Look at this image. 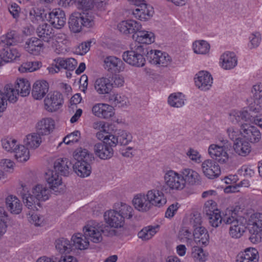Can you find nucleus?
I'll return each mask as SVG.
<instances>
[{
    "label": "nucleus",
    "mask_w": 262,
    "mask_h": 262,
    "mask_svg": "<svg viewBox=\"0 0 262 262\" xmlns=\"http://www.w3.org/2000/svg\"><path fill=\"white\" fill-rule=\"evenodd\" d=\"M232 147L226 140L222 144H211L208 148V154L212 160H206L202 164V169L204 175L209 179L218 177L221 174L220 167L216 162L222 164L227 163L229 155L227 151Z\"/></svg>",
    "instance_id": "f257e3e1"
},
{
    "label": "nucleus",
    "mask_w": 262,
    "mask_h": 262,
    "mask_svg": "<svg viewBox=\"0 0 262 262\" xmlns=\"http://www.w3.org/2000/svg\"><path fill=\"white\" fill-rule=\"evenodd\" d=\"M51 188L46 185L37 184L33 186L31 192L21 193L23 201L26 207L32 209L36 205L40 206V202L48 200L51 196Z\"/></svg>",
    "instance_id": "f03ea898"
},
{
    "label": "nucleus",
    "mask_w": 262,
    "mask_h": 262,
    "mask_svg": "<svg viewBox=\"0 0 262 262\" xmlns=\"http://www.w3.org/2000/svg\"><path fill=\"white\" fill-rule=\"evenodd\" d=\"M36 33L40 38L48 43V47L52 48L55 52L59 53L60 51L59 48H58L59 42L57 39L62 38L63 36L65 37L64 34H59L54 36L53 28L47 23L40 25L36 29Z\"/></svg>",
    "instance_id": "7ed1b4c3"
},
{
    "label": "nucleus",
    "mask_w": 262,
    "mask_h": 262,
    "mask_svg": "<svg viewBox=\"0 0 262 262\" xmlns=\"http://www.w3.org/2000/svg\"><path fill=\"white\" fill-rule=\"evenodd\" d=\"M143 47L138 43H132L130 50L125 51L122 57L126 62L137 67H142L145 65V59L142 55Z\"/></svg>",
    "instance_id": "20e7f679"
},
{
    "label": "nucleus",
    "mask_w": 262,
    "mask_h": 262,
    "mask_svg": "<svg viewBox=\"0 0 262 262\" xmlns=\"http://www.w3.org/2000/svg\"><path fill=\"white\" fill-rule=\"evenodd\" d=\"M249 239L253 243H258L262 238V213H255L249 219Z\"/></svg>",
    "instance_id": "39448f33"
},
{
    "label": "nucleus",
    "mask_w": 262,
    "mask_h": 262,
    "mask_svg": "<svg viewBox=\"0 0 262 262\" xmlns=\"http://www.w3.org/2000/svg\"><path fill=\"white\" fill-rule=\"evenodd\" d=\"M181 173L173 170L167 171L164 175V182L169 190L172 191H181L185 187V182Z\"/></svg>",
    "instance_id": "423d86ee"
},
{
    "label": "nucleus",
    "mask_w": 262,
    "mask_h": 262,
    "mask_svg": "<svg viewBox=\"0 0 262 262\" xmlns=\"http://www.w3.org/2000/svg\"><path fill=\"white\" fill-rule=\"evenodd\" d=\"M84 236L94 243H99L102 241L100 231V223L95 221H90L83 227Z\"/></svg>",
    "instance_id": "0eeeda50"
},
{
    "label": "nucleus",
    "mask_w": 262,
    "mask_h": 262,
    "mask_svg": "<svg viewBox=\"0 0 262 262\" xmlns=\"http://www.w3.org/2000/svg\"><path fill=\"white\" fill-rule=\"evenodd\" d=\"M63 102L62 95L58 92L49 93L44 100L45 108L48 112L58 110Z\"/></svg>",
    "instance_id": "6e6552de"
},
{
    "label": "nucleus",
    "mask_w": 262,
    "mask_h": 262,
    "mask_svg": "<svg viewBox=\"0 0 262 262\" xmlns=\"http://www.w3.org/2000/svg\"><path fill=\"white\" fill-rule=\"evenodd\" d=\"M10 46L6 45L4 42H0V66L19 57L20 54L17 50L10 48Z\"/></svg>",
    "instance_id": "1a4fd4ad"
},
{
    "label": "nucleus",
    "mask_w": 262,
    "mask_h": 262,
    "mask_svg": "<svg viewBox=\"0 0 262 262\" xmlns=\"http://www.w3.org/2000/svg\"><path fill=\"white\" fill-rule=\"evenodd\" d=\"M240 132L245 138L252 143H257L261 139L259 130L255 126H251L248 123L241 125Z\"/></svg>",
    "instance_id": "9d476101"
},
{
    "label": "nucleus",
    "mask_w": 262,
    "mask_h": 262,
    "mask_svg": "<svg viewBox=\"0 0 262 262\" xmlns=\"http://www.w3.org/2000/svg\"><path fill=\"white\" fill-rule=\"evenodd\" d=\"M104 218L106 223L111 227L115 228L122 227L124 223L123 217L120 216L119 212L115 208L105 212Z\"/></svg>",
    "instance_id": "9b49d317"
},
{
    "label": "nucleus",
    "mask_w": 262,
    "mask_h": 262,
    "mask_svg": "<svg viewBox=\"0 0 262 262\" xmlns=\"http://www.w3.org/2000/svg\"><path fill=\"white\" fill-rule=\"evenodd\" d=\"M104 68L112 73H118L124 69V63L121 59L114 56L106 57L104 60Z\"/></svg>",
    "instance_id": "f8f14e48"
},
{
    "label": "nucleus",
    "mask_w": 262,
    "mask_h": 262,
    "mask_svg": "<svg viewBox=\"0 0 262 262\" xmlns=\"http://www.w3.org/2000/svg\"><path fill=\"white\" fill-rule=\"evenodd\" d=\"M213 79L211 75L207 71L199 72L194 78L195 85L201 90H207L212 84Z\"/></svg>",
    "instance_id": "ddd939ff"
},
{
    "label": "nucleus",
    "mask_w": 262,
    "mask_h": 262,
    "mask_svg": "<svg viewBox=\"0 0 262 262\" xmlns=\"http://www.w3.org/2000/svg\"><path fill=\"white\" fill-rule=\"evenodd\" d=\"M133 204L136 209L142 212H147L152 208L146 194L136 195L133 200Z\"/></svg>",
    "instance_id": "4468645a"
},
{
    "label": "nucleus",
    "mask_w": 262,
    "mask_h": 262,
    "mask_svg": "<svg viewBox=\"0 0 262 262\" xmlns=\"http://www.w3.org/2000/svg\"><path fill=\"white\" fill-rule=\"evenodd\" d=\"M49 20L56 29L62 28L66 22L65 13L60 9H55L49 13Z\"/></svg>",
    "instance_id": "2eb2a0df"
},
{
    "label": "nucleus",
    "mask_w": 262,
    "mask_h": 262,
    "mask_svg": "<svg viewBox=\"0 0 262 262\" xmlns=\"http://www.w3.org/2000/svg\"><path fill=\"white\" fill-rule=\"evenodd\" d=\"M92 112L99 118L108 119L115 114L113 107L105 103H98L93 106Z\"/></svg>",
    "instance_id": "dca6fc26"
},
{
    "label": "nucleus",
    "mask_w": 262,
    "mask_h": 262,
    "mask_svg": "<svg viewBox=\"0 0 262 262\" xmlns=\"http://www.w3.org/2000/svg\"><path fill=\"white\" fill-rule=\"evenodd\" d=\"M55 128V122L51 118H45L39 120L36 125L37 134L45 136L50 134Z\"/></svg>",
    "instance_id": "f3484780"
},
{
    "label": "nucleus",
    "mask_w": 262,
    "mask_h": 262,
    "mask_svg": "<svg viewBox=\"0 0 262 262\" xmlns=\"http://www.w3.org/2000/svg\"><path fill=\"white\" fill-rule=\"evenodd\" d=\"M258 259L257 250L254 248H248L237 255L235 262H257Z\"/></svg>",
    "instance_id": "a211bd4d"
},
{
    "label": "nucleus",
    "mask_w": 262,
    "mask_h": 262,
    "mask_svg": "<svg viewBox=\"0 0 262 262\" xmlns=\"http://www.w3.org/2000/svg\"><path fill=\"white\" fill-rule=\"evenodd\" d=\"M49 91L48 83L45 80H37L33 84L32 95L36 100L42 99Z\"/></svg>",
    "instance_id": "6ab92c4d"
},
{
    "label": "nucleus",
    "mask_w": 262,
    "mask_h": 262,
    "mask_svg": "<svg viewBox=\"0 0 262 262\" xmlns=\"http://www.w3.org/2000/svg\"><path fill=\"white\" fill-rule=\"evenodd\" d=\"M146 194L152 207L155 206L161 207L166 203V199L164 193L158 190L151 189L148 190Z\"/></svg>",
    "instance_id": "aec40b11"
},
{
    "label": "nucleus",
    "mask_w": 262,
    "mask_h": 262,
    "mask_svg": "<svg viewBox=\"0 0 262 262\" xmlns=\"http://www.w3.org/2000/svg\"><path fill=\"white\" fill-rule=\"evenodd\" d=\"M254 116L247 110L233 111L230 114V119L233 123H252Z\"/></svg>",
    "instance_id": "412c9836"
},
{
    "label": "nucleus",
    "mask_w": 262,
    "mask_h": 262,
    "mask_svg": "<svg viewBox=\"0 0 262 262\" xmlns=\"http://www.w3.org/2000/svg\"><path fill=\"white\" fill-rule=\"evenodd\" d=\"M154 13L153 8L147 4L142 5L133 11V14L136 18L143 21L149 19L152 16Z\"/></svg>",
    "instance_id": "4be33fe9"
},
{
    "label": "nucleus",
    "mask_w": 262,
    "mask_h": 262,
    "mask_svg": "<svg viewBox=\"0 0 262 262\" xmlns=\"http://www.w3.org/2000/svg\"><path fill=\"white\" fill-rule=\"evenodd\" d=\"M94 151L98 157L103 160L110 159L114 154L113 148L111 147H108L103 142L95 144L94 146Z\"/></svg>",
    "instance_id": "5701e85b"
},
{
    "label": "nucleus",
    "mask_w": 262,
    "mask_h": 262,
    "mask_svg": "<svg viewBox=\"0 0 262 262\" xmlns=\"http://www.w3.org/2000/svg\"><path fill=\"white\" fill-rule=\"evenodd\" d=\"M193 236L194 242L199 246H206L209 243V234L204 227H198L194 229Z\"/></svg>",
    "instance_id": "b1692460"
},
{
    "label": "nucleus",
    "mask_w": 262,
    "mask_h": 262,
    "mask_svg": "<svg viewBox=\"0 0 262 262\" xmlns=\"http://www.w3.org/2000/svg\"><path fill=\"white\" fill-rule=\"evenodd\" d=\"M25 48L29 53L37 55L42 52L43 44L40 39L32 37L26 42Z\"/></svg>",
    "instance_id": "393cba45"
},
{
    "label": "nucleus",
    "mask_w": 262,
    "mask_h": 262,
    "mask_svg": "<svg viewBox=\"0 0 262 262\" xmlns=\"http://www.w3.org/2000/svg\"><path fill=\"white\" fill-rule=\"evenodd\" d=\"M72 165L71 162L67 158L58 159L54 162V169L61 176H68Z\"/></svg>",
    "instance_id": "a878e982"
},
{
    "label": "nucleus",
    "mask_w": 262,
    "mask_h": 262,
    "mask_svg": "<svg viewBox=\"0 0 262 262\" xmlns=\"http://www.w3.org/2000/svg\"><path fill=\"white\" fill-rule=\"evenodd\" d=\"M211 203L213 204L212 202H207L205 203L204 211L208 217L210 225L213 227L216 228L221 224L223 219L221 216L219 210H216V212H213V211H211L207 208L208 207L207 206H210Z\"/></svg>",
    "instance_id": "bb28decb"
},
{
    "label": "nucleus",
    "mask_w": 262,
    "mask_h": 262,
    "mask_svg": "<svg viewBox=\"0 0 262 262\" xmlns=\"http://www.w3.org/2000/svg\"><path fill=\"white\" fill-rule=\"evenodd\" d=\"M92 163L83 161H77L73 166L74 171L80 177H87L90 175L92 171Z\"/></svg>",
    "instance_id": "cd10ccee"
},
{
    "label": "nucleus",
    "mask_w": 262,
    "mask_h": 262,
    "mask_svg": "<svg viewBox=\"0 0 262 262\" xmlns=\"http://www.w3.org/2000/svg\"><path fill=\"white\" fill-rule=\"evenodd\" d=\"M222 67L225 70H230L237 64V58L233 52H226L220 57Z\"/></svg>",
    "instance_id": "c85d7f7f"
},
{
    "label": "nucleus",
    "mask_w": 262,
    "mask_h": 262,
    "mask_svg": "<svg viewBox=\"0 0 262 262\" xmlns=\"http://www.w3.org/2000/svg\"><path fill=\"white\" fill-rule=\"evenodd\" d=\"M95 90L99 94H108L112 90L113 84L111 80L104 77L97 79L94 84Z\"/></svg>",
    "instance_id": "c756f323"
},
{
    "label": "nucleus",
    "mask_w": 262,
    "mask_h": 262,
    "mask_svg": "<svg viewBox=\"0 0 262 262\" xmlns=\"http://www.w3.org/2000/svg\"><path fill=\"white\" fill-rule=\"evenodd\" d=\"M6 204L8 210L14 214H19L22 210V204L15 196L9 195L6 198Z\"/></svg>",
    "instance_id": "7c9ffc66"
},
{
    "label": "nucleus",
    "mask_w": 262,
    "mask_h": 262,
    "mask_svg": "<svg viewBox=\"0 0 262 262\" xmlns=\"http://www.w3.org/2000/svg\"><path fill=\"white\" fill-rule=\"evenodd\" d=\"M233 147L235 152L241 156L248 155L251 150L250 144L242 139H236L233 144Z\"/></svg>",
    "instance_id": "2f4dec72"
},
{
    "label": "nucleus",
    "mask_w": 262,
    "mask_h": 262,
    "mask_svg": "<svg viewBox=\"0 0 262 262\" xmlns=\"http://www.w3.org/2000/svg\"><path fill=\"white\" fill-rule=\"evenodd\" d=\"M180 173L184 180L185 186L187 182L191 185H193L200 182V176L199 174L192 169L185 168L182 169L180 171Z\"/></svg>",
    "instance_id": "473e14b6"
},
{
    "label": "nucleus",
    "mask_w": 262,
    "mask_h": 262,
    "mask_svg": "<svg viewBox=\"0 0 262 262\" xmlns=\"http://www.w3.org/2000/svg\"><path fill=\"white\" fill-rule=\"evenodd\" d=\"M46 180L50 185V188L55 190L62 184L61 178L59 176V173L55 170H49L46 172Z\"/></svg>",
    "instance_id": "72a5a7b5"
},
{
    "label": "nucleus",
    "mask_w": 262,
    "mask_h": 262,
    "mask_svg": "<svg viewBox=\"0 0 262 262\" xmlns=\"http://www.w3.org/2000/svg\"><path fill=\"white\" fill-rule=\"evenodd\" d=\"M133 38H136V41L134 43L150 44L154 42V34L145 31L139 30L136 35H133Z\"/></svg>",
    "instance_id": "f704fd0d"
},
{
    "label": "nucleus",
    "mask_w": 262,
    "mask_h": 262,
    "mask_svg": "<svg viewBox=\"0 0 262 262\" xmlns=\"http://www.w3.org/2000/svg\"><path fill=\"white\" fill-rule=\"evenodd\" d=\"M80 13H74L71 15L69 21V28L72 31L77 33L81 31L83 24H82Z\"/></svg>",
    "instance_id": "c9c22d12"
},
{
    "label": "nucleus",
    "mask_w": 262,
    "mask_h": 262,
    "mask_svg": "<svg viewBox=\"0 0 262 262\" xmlns=\"http://www.w3.org/2000/svg\"><path fill=\"white\" fill-rule=\"evenodd\" d=\"M73 157L77 161L92 162L94 160L93 154L90 153L87 149L81 147L78 148L73 152Z\"/></svg>",
    "instance_id": "e433bc0d"
},
{
    "label": "nucleus",
    "mask_w": 262,
    "mask_h": 262,
    "mask_svg": "<svg viewBox=\"0 0 262 262\" xmlns=\"http://www.w3.org/2000/svg\"><path fill=\"white\" fill-rule=\"evenodd\" d=\"M71 242L72 247H75L76 249L82 250L88 247L90 242L88 238L84 236V235H82L80 233H78L72 236Z\"/></svg>",
    "instance_id": "4c0bfd02"
},
{
    "label": "nucleus",
    "mask_w": 262,
    "mask_h": 262,
    "mask_svg": "<svg viewBox=\"0 0 262 262\" xmlns=\"http://www.w3.org/2000/svg\"><path fill=\"white\" fill-rule=\"evenodd\" d=\"M56 249L60 253H69L72 249V243L68 239L61 237L56 240L55 243Z\"/></svg>",
    "instance_id": "58836bf2"
},
{
    "label": "nucleus",
    "mask_w": 262,
    "mask_h": 262,
    "mask_svg": "<svg viewBox=\"0 0 262 262\" xmlns=\"http://www.w3.org/2000/svg\"><path fill=\"white\" fill-rule=\"evenodd\" d=\"M114 208L119 212L120 216L123 217L124 221L125 218L130 219L133 216V208L126 204L116 203L115 204Z\"/></svg>",
    "instance_id": "ea45409f"
},
{
    "label": "nucleus",
    "mask_w": 262,
    "mask_h": 262,
    "mask_svg": "<svg viewBox=\"0 0 262 262\" xmlns=\"http://www.w3.org/2000/svg\"><path fill=\"white\" fill-rule=\"evenodd\" d=\"M40 136L37 133L27 135L24 141L26 147L28 148H36L38 147L41 142Z\"/></svg>",
    "instance_id": "a19ab883"
},
{
    "label": "nucleus",
    "mask_w": 262,
    "mask_h": 262,
    "mask_svg": "<svg viewBox=\"0 0 262 262\" xmlns=\"http://www.w3.org/2000/svg\"><path fill=\"white\" fill-rule=\"evenodd\" d=\"M15 88L18 92V95H20L22 97L27 96L30 92V84L25 79L17 80Z\"/></svg>",
    "instance_id": "79ce46f5"
},
{
    "label": "nucleus",
    "mask_w": 262,
    "mask_h": 262,
    "mask_svg": "<svg viewBox=\"0 0 262 262\" xmlns=\"http://www.w3.org/2000/svg\"><path fill=\"white\" fill-rule=\"evenodd\" d=\"M14 152L15 159L19 162H26L30 158L28 148L25 145H18Z\"/></svg>",
    "instance_id": "37998d69"
},
{
    "label": "nucleus",
    "mask_w": 262,
    "mask_h": 262,
    "mask_svg": "<svg viewBox=\"0 0 262 262\" xmlns=\"http://www.w3.org/2000/svg\"><path fill=\"white\" fill-rule=\"evenodd\" d=\"M57 64L58 65L56 66V68L58 69V70H59L60 67L68 71H73L75 69L77 62L75 59L72 58L67 59L59 58L57 59Z\"/></svg>",
    "instance_id": "c03bdc74"
},
{
    "label": "nucleus",
    "mask_w": 262,
    "mask_h": 262,
    "mask_svg": "<svg viewBox=\"0 0 262 262\" xmlns=\"http://www.w3.org/2000/svg\"><path fill=\"white\" fill-rule=\"evenodd\" d=\"M2 93L5 94L6 98L10 102H15L17 101L18 92H17L15 86L14 87L12 84H6Z\"/></svg>",
    "instance_id": "a18cd8bd"
},
{
    "label": "nucleus",
    "mask_w": 262,
    "mask_h": 262,
    "mask_svg": "<svg viewBox=\"0 0 262 262\" xmlns=\"http://www.w3.org/2000/svg\"><path fill=\"white\" fill-rule=\"evenodd\" d=\"M42 66L40 61H29L23 63L18 68L21 73L32 72L40 69Z\"/></svg>",
    "instance_id": "49530a36"
},
{
    "label": "nucleus",
    "mask_w": 262,
    "mask_h": 262,
    "mask_svg": "<svg viewBox=\"0 0 262 262\" xmlns=\"http://www.w3.org/2000/svg\"><path fill=\"white\" fill-rule=\"evenodd\" d=\"M245 226L241 222L231 225L229 229V234L233 238H240L246 230Z\"/></svg>",
    "instance_id": "de8ad7c7"
},
{
    "label": "nucleus",
    "mask_w": 262,
    "mask_h": 262,
    "mask_svg": "<svg viewBox=\"0 0 262 262\" xmlns=\"http://www.w3.org/2000/svg\"><path fill=\"white\" fill-rule=\"evenodd\" d=\"M108 101L112 104L118 105L119 107L126 105L128 103V99L126 96L118 94L110 95L108 97Z\"/></svg>",
    "instance_id": "09e8293b"
},
{
    "label": "nucleus",
    "mask_w": 262,
    "mask_h": 262,
    "mask_svg": "<svg viewBox=\"0 0 262 262\" xmlns=\"http://www.w3.org/2000/svg\"><path fill=\"white\" fill-rule=\"evenodd\" d=\"M83 27L91 28L95 24V14L91 11L80 13Z\"/></svg>",
    "instance_id": "8fccbe9b"
},
{
    "label": "nucleus",
    "mask_w": 262,
    "mask_h": 262,
    "mask_svg": "<svg viewBox=\"0 0 262 262\" xmlns=\"http://www.w3.org/2000/svg\"><path fill=\"white\" fill-rule=\"evenodd\" d=\"M193 48L195 53L205 54L209 52L210 46L206 41H196L193 43Z\"/></svg>",
    "instance_id": "3c124183"
},
{
    "label": "nucleus",
    "mask_w": 262,
    "mask_h": 262,
    "mask_svg": "<svg viewBox=\"0 0 262 262\" xmlns=\"http://www.w3.org/2000/svg\"><path fill=\"white\" fill-rule=\"evenodd\" d=\"M168 103L172 107H180L184 104V101L183 98L182 93L172 94L168 98Z\"/></svg>",
    "instance_id": "603ef678"
},
{
    "label": "nucleus",
    "mask_w": 262,
    "mask_h": 262,
    "mask_svg": "<svg viewBox=\"0 0 262 262\" xmlns=\"http://www.w3.org/2000/svg\"><path fill=\"white\" fill-rule=\"evenodd\" d=\"M200 246H194L192 248L191 256L195 261L204 262L206 259V255Z\"/></svg>",
    "instance_id": "864d4df0"
},
{
    "label": "nucleus",
    "mask_w": 262,
    "mask_h": 262,
    "mask_svg": "<svg viewBox=\"0 0 262 262\" xmlns=\"http://www.w3.org/2000/svg\"><path fill=\"white\" fill-rule=\"evenodd\" d=\"M0 42H4L6 45L13 46L18 42V37L14 31H11L2 37Z\"/></svg>",
    "instance_id": "5fc2aeb1"
},
{
    "label": "nucleus",
    "mask_w": 262,
    "mask_h": 262,
    "mask_svg": "<svg viewBox=\"0 0 262 262\" xmlns=\"http://www.w3.org/2000/svg\"><path fill=\"white\" fill-rule=\"evenodd\" d=\"M117 139L119 144L121 145H126L131 142L132 136L125 130H119L118 133Z\"/></svg>",
    "instance_id": "6e6d98bb"
},
{
    "label": "nucleus",
    "mask_w": 262,
    "mask_h": 262,
    "mask_svg": "<svg viewBox=\"0 0 262 262\" xmlns=\"http://www.w3.org/2000/svg\"><path fill=\"white\" fill-rule=\"evenodd\" d=\"M125 24V26L129 27L130 34L136 33L135 34L136 35L138 32L141 29V25L136 20L129 19L123 21V25Z\"/></svg>",
    "instance_id": "4d7b16f0"
},
{
    "label": "nucleus",
    "mask_w": 262,
    "mask_h": 262,
    "mask_svg": "<svg viewBox=\"0 0 262 262\" xmlns=\"http://www.w3.org/2000/svg\"><path fill=\"white\" fill-rule=\"evenodd\" d=\"M7 213L4 207H0V238L6 232L7 226L6 225Z\"/></svg>",
    "instance_id": "13d9d810"
},
{
    "label": "nucleus",
    "mask_w": 262,
    "mask_h": 262,
    "mask_svg": "<svg viewBox=\"0 0 262 262\" xmlns=\"http://www.w3.org/2000/svg\"><path fill=\"white\" fill-rule=\"evenodd\" d=\"M17 141L15 139H5L2 140V146L8 151H14L18 145H16Z\"/></svg>",
    "instance_id": "bf43d9fd"
},
{
    "label": "nucleus",
    "mask_w": 262,
    "mask_h": 262,
    "mask_svg": "<svg viewBox=\"0 0 262 262\" xmlns=\"http://www.w3.org/2000/svg\"><path fill=\"white\" fill-rule=\"evenodd\" d=\"M80 138V133L78 130H75L66 136L63 140V142L66 144L70 145L71 143H77Z\"/></svg>",
    "instance_id": "052dcab7"
},
{
    "label": "nucleus",
    "mask_w": 262,
    "mask_h": 262,
    "mask_svg": "<svg viewBox=\"0 0 262 262\" xmlns=\"http://www.w3.org/2000/svg\"><path fill=\"white\" fill-rule=\"evenodd\" d=\"M191 232L187 227H183L179 231L178 237L182 242L189 243L192 239Z\"/></svg>",
    "instance_id": "680f3d73"
},
{
    "label": "nucleus",
    "mask_w": 262,
    "mask_h": 262,
    "mask_svg": "<svg viewBox=\"0 0 262 262\" xmlns=\"http://www.w3.org/2000/svg\"><path fill=\"white\" fill-rule=\"evenodd\" d=\"M29 19L34 24H37L43 19L42 13L38 9H32L29 11Z\"/></svg>",
    "instance_id": "e2e57ef3"
},
{
    "label": "nucleus",
    "mask_w": 262,
    "mask_h": 262,
    "mask_svg": "<svg viewBox=\"0 0 262 262\" xmlns=\"http://www.w3.org/2000/svg\"><path fill=\"white\" fill-rule=\"evenodd\" d=\"M229 215L227 214H226V215L223 219V222L226 224H230L231 226L233 224H237L239 222L236 217V210L234 209L233 210H229Z\"/></svg>",
    "instance_id": "0e129e2a"
},
{
    "label": "nucleus",
    "mask_w": 262,
    "mask_h": 262,
    "mask_svg": "<svg viewBox=\"0 0 262 262\" xmlns=\"http://www.w3.org/2000/svg\"><path fill=\"white\" fill-rule=\"evenodd\" d=\"M250 49L255 48L259 46L261 41V35L259 32L252 33L249 37Z\"/></svg>",
    "instance_id": "69168bd1"
},
{
    "label": "nucleus",
    "mask_w": 262,
    "mask_h": 262,
    "mask_svg": "<svg viewBox=\"0 0 262 262\" xmlns=\"http://www.w3.org/2000/svg\"><path fill=\"white\" fill-rule=\"evenodd\" d=\"M202 219L200 213H196L191 214L189 219V225L195 229L196 227H201Z\"/></svg>",
    "instance_id": "338daca9"
},
{
    "label": "nucleus",
    "mask_w": 262,
    "mask_h": 262,
    "mask_svg": "<svg viewBox=\"0 0 262 262\" xmlns=\"http://www.w3.org/2000/svg\"><path fill=\"white\" fill-rule=\"evenodd\" d=\"M251 92L255 100H261L262 101V84H257L254 85Z\"/></svg>",
    "instance_id": "774afa93"
}]
</instances>
